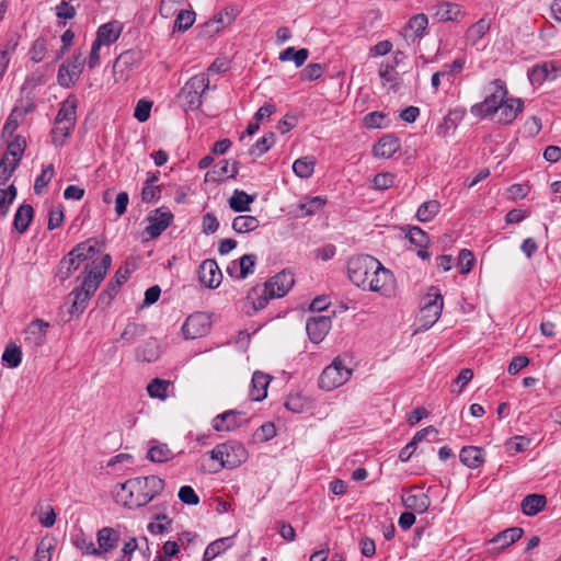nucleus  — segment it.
Instances as JSON below:
<instances>
[{
    "label": "nucleus",
    "mask_w": 561,
    "mask_h": 561,
    "mask_svg": "<svg viewBox=\"0 0 561 561\" xmlns=\"http://www.w3.org/2000/svg\"><path fill=\"white\" fill-rule=\"evenodd\" d=\"M309 56V51L307 48H300L298 50L295 47H287L279 55V59L282 61L293 60L296 67L302 66Z\"/></svg>",
    "instance_id": "79ce46f5"
},
{
    "label": "nucleus",
    "mask_w": 561,
    "mask_h": 561,
    "mask_svg": "<svg viewBox=\"0 0 561 561\" xmlns=\"http://www.w3.org/2000/svg\"><path fill=\"white\" fill-rule=\"evenodd\" d=\"M524 103L520 99L507 98L496 110L495 121L500 124H511L515 121L517 115L522 112Z\"/></svg>",
    "instance_id": "dca6fc26"
},
{
    "label": "nucleus",
    "mask_w": 561,
    "mask_h": 561,
    "mask_svg": "<svg viewBox=\"0 0 561 561\" xmlns=\"http://www.w3.org/2000/svg\"><path fill=\"white\" fill-rule=\"evenodd\" d=\"M240 415H241L240 412L232 411V410L224 412V413L217 415L213 420V427L218 432L232 431L239 426L237 419Z\"/></svg>",
    "instance_id": "7c9ffc66"
},
{
    "label": "nucleus",
    "mask_w": 561,
    "mask_h": 561,
    "mask_svg": "<svg viewBox=\"0 0 561 561\" xmlns=\"http://www.w3.org/2000/svg\"><path fill=\"white\" fill-rule=\"evenodd\" d=\"M324 199L320 196H316L307 201L306 203L299 204V209L304 213V215L309 216L314 214L324 205Z\"/></svg>",
    "instance_id": "e2e57ef3"
},
{
    "label": "nucleus",
    "mask_w": 561,
    "mask_h": 561,
    "mask_svg": "<svg viewBox=\"0 0 561 561\" xmlns=\"http://www.w3.org/2000/svg\"><path fill=\"white\" fill-rule=\"evenodd\" d=\"M209 89L215 90L216 85H209L208 76L204 72L192 77L183 87L181 95L191 110H197L203 104V95Z\"/></svg>",
    "instance_id": "0eeeda50"
},
{
    "label": "nucleus",
    "mask_w": 561,
    "mask_h": 561,
    "mask_svg": "<svg viewBox=\"0 0 561 561\" xmlns=\"http://www.w3.org/2000/svg\"><path fill=\"white\" fill-rule=\"evenodd\" d=\"M276 140V136L274 133H268L263 137L259 138L253 147L250 149L251 154H255L257 157L264 154Z\"/></svg>",
    "instance_id": "49530a36"
},
{
    "label": "nucleus",
    "mask_w": 561,
    "mask_h": 561,
    "mask_svg": "<svg viewBox=\"0 0 561 561\" xmlns=\"http://www.w3.org/2000/svg\"><path fill=\"white\" fill-rule=\"evenodd\" d=\"M254 202V196L249 195L241 190H234L232 196L229 198V206L237 213H243L250 209V205Z\"/></svg>",
    "instance_id": "72a5a7b5"
},
{
    "label": "nucleus",
    "mask_w": 561,
    "mask_h": 561,
    "mask_svg": "<svg viewBox=\"0 0 561 561\" xmlns=\"http://www.w3.org/2000/svg\"><path fill=\"white\" fill-rule=\"evenodd\" d=\"M18 42L9 41L5 48L0 50V79L3 77L10 61V55L15 50Z\"/></svg>",
    "instance_id": "052dcab7"
},
{
    "label": "nucleus",
    "mask_w": 561,
    "mask_h": 561,
    "mask_svg": "<svg viewBox=\"0 0 561 561\" xmlns=\"http://www.w3.org/2000/svg\"><path fill=\"white\" fill-rule=\"evenodd\" d=\"M46 42L44 38H37L32 45V48L30 50L31 59L34 62H41L44 59L45 53H46Z\"/></svg>",
    "instance_id": "69168bd1"
},
{
    "label": "nucleus",
    "mask_w": 561,
    "mask_h": 561,
    "mask_svg": "<svg viewBox=\"0 0 561 561\" xmlns=\"http://www.w3.org/2000/svg\"><path fill=\"white\" fill-rule=\"evenodd\" d=\"M523 534L524 530L520 527H511L499 533L489 541V545L491 546L489 548V552L492 556L501 553L506 547L520 539Z\"/></svg>",
    "instance_id": "ddd939ff"
},
{
    "label": "nucleus",
    "mask_w": 561,
    "mask_h": 561,
    "mask_svg": "<svg viewBox=\"0 0 561 561\" xmlns=\"http://www.w3.org/2000/svg\"><path fill=\"white\" fill-rule=\"evenodd\" d=\"M49 324L41 319L32 321L25 329V343L31 347H37L43 344L46 331Z\"/></svg>",
    "instance_id": "aec40b11"
},
{
    "label": "nucleus",
    "mask_w": 561,
    "mask_h": 561,
    "mask_svg": "<svg viewBox=\"0 0 561 561\" xmlns=\"http://www.w3.org/2000/svg\"><path fill=\"white\" fill-rule=\"evenodd\" d=\"M178 496L181 502L187 505H197L199 503V497L195 493L192 486L184 485L179 490Z\"/></svg>",
    "instance_id": "680f3d73"
},
{
    "label": "nucleus",
    "mask_w": 561,
    "mask_h": 561,
    "mask_svg": "<svg viewBox=\"0 0 561 561\" xmlns=\"http://www.w3.org/2000/svg\"><path fill=\"white\" fill-rule=\"evenodd\" d=\"M218 227L219 222L214 214L207 213L203 216L202 228L204 233H215L218 230Z\"/></svg>",
    "instance_id": "774afa93"
},
{
    "label": "nucleus",
    "mask_w": 561,
    "mask_h": 561,
    "mask_svg": "<svg viewBox=\"0 0 561 561\" xmlns=\"http://www.w3.org/2000/svg\"><path fill=\"white\" fill-rule=\"evenodd\" d=\"M547 505V499L542 494H529L520 503L522 512L527 516H535Z\"/></svg>",
    "instance_id": "c85d7f7f"
},
{
    "label": "nucleus",
    "mask_w": 561,
    "mask_h": 561,
    "mask_svg": "<svg viewBox=\"0 0 561 561\" xmlns=\"http://www.w3.org/2000/svg\"><path fill=\"white\" fill-rule=\"evenodd\" d=\"M400 148L399 139L392 135H387L380 138V140L374 147V156L378 158H390Z\"/></svg>",
    "instance_id": "393cba45"
},
{
    "label": "nucleus",
    "mask_w": 561,
    "mask_h": 561,
    "mask_svg": "<svg viewBox=\"0 0 561 561\" xmlns=\"http://www.w3.org/2000/svg\"><path fill=\"white\" fill-rule=\"evenodd\" d=\"M78 100L69 95L61 104L55 118V125L70 124L76 126Z\"/></svg>",
    "instance_id": "412c9836"
},
{
    "label": "nucleus",
    "mask_w": 561,
    "mask_h": 561,
    "mask_svg": "<svg viewBox=\"0 0 561 561\" xmlns=\"http://www.w3.org/2000/svg\"><path fill=\"white\" fill-rule=\"evenodd\" d=\"M55 170L53 164H48L43 169L41 174L36 178L34 183V192L37 195H41L43 190L48 185L54 176Z\"/></svg>",
    "instance_id": "8fccbe9b"
},
{
    "label": "nucleus",
    "mask_w": 561,
    "mask_h": 561,
    "mask_svg": "<svg viewBox=\"0 0 561 561\" xmlns=\"http://www.w3.org/2000/svg\"><path fill=\"white\" fill-rule=\"evenodd\" d=\"M443 305V296L438 289L432 288L420 310L419 322L421 329L427 330L436 323L442 314Z\"/></svg>",
    "instance_id": "6e6552de"
},
{
    "label": "nucleus",
    "mask_w": 561,
    "mask_h": 561,
    "mask_svg": "<svg viewBox=\"0 0 561 561\" xmlns=\"http://www.w3.org/2000/svg\"><path fill=\"white\" fill-rule=\"evenodd\" d=\"M350 280L364 290L390 297L393 291L392 273L371 255H357L347 261Z\"/></svg>",
    "instance_id": "f257e3e1"
},
{
    "label": "nucleus",
    "mask_w": 561,
    "mask_h": 561,
    "mask_svg": "<svg viewBox=\"0 0 561 561\" xmlns=\"http://www.w3.org/2000/svg\"><path fill=\"white\" fill-rule=\"evenodd\" d=\"M75 128V125L61 124L55 125L51 131L53 142L57 146H61L65 140L70 136Z\"/></svg>",
    "instance_id": "603ef678"
},
{
    "label": "nucleus",
    "mask_w": 561,
    "mask_h": 561,
    "mask_svg": "<svg viewBox=\"0 0 561 561\" xmlns=\"http://www.w3.org/2000/svg\"><path fill=\"white\" fill-rule=\"evenodd\" d=\"M294 283V274L284 270L270 278L264 286L265 290L270 294V297L282 298L290 290Z\"/></svg>",
    "instance_id": "f8f14e48"
},
{
    "label": "nucleus",
    "mask_w": 561,
    "mask_h": 561,
    "mask_svg": "<svg viewBox=\"0 0 561 561\" xmlns=\"http://www.w3.org/2000/svg\"><path fill=\"white\" fill-rule=\"evenodd\" d=\"M172 219L170 210L158 208L148 216L149 225L145 231L150 238H157L171 225Z\"/></svg>",
    "instance_id": "4468645a"
},
{
    "label": "nucleus",
    "mask_w": 561,
    "mask_h": 561,
    "mask_svg": "<svg viewBox=\"0 0 561 561\" xmlns=\"http://www.w3.org/2000/svg\"><path fill=\"white\" fill-rule=\"evenodd\" d=\"M353 370L346 365V356H336L321 373L318 385L325 391L334 390L346 383Z\"/></svg>",
    "instance_id": "423d86ee"
},
{
    "label": "nucleus",
    "mask_w": 561,
    "mask_h": 561,
    "mask_svg": "<svg viewBox=\"0 0 561 561\" xmlns=\"http://www.w3.org/2000/svg\"><path fill=\"white\" fill-rule=\"evenodd\" d=\"M54 538H43L36 548L34 558L32 561H51V554L55 550Z\"/></svg>",
    "instance_id": "ea45409f"
},
{
    "label": "nucleus",
    "mask_w": 561,
    "mask_h": 561,
    "mask_svg": "<svg viewBox=\"0 0 561 561\" xmlns=\"http://www.w3.org/2000/svg\"><path fill=\"white\" fill-rule=\"evenodd\" d=\"M2 360L8 364L10 368H15L21 364L22 352L15 345H9L2 354Z\"/></svg>",
    "instance_id": "3c124183"
},
{
    "label": "nucleus",
    "mask_w": 561,
    "mask_h": 561,
    "mask_svg": "<svg viewBox=\"0 0 561 561\" xmlns=\"http://www.w3.org/2000/svg\"><path fill=\"white\" fill-rule=\"evenodd\" d=\"M171 387L169 380L154 378L147 386V392L151 398L164 401L168 398V390Z\"/></svg>",
    "instance_id": "4c0bfd02"
},
{
    "label": "nucleus",
    "mask_w": 561,
    "mask_h": 561,
    "mask_svg": "<svg viewBox=\"0 0 561 561\" xmlns=\"http://www.w3.org/2000/svg\"><path fill=\"white\" fill-rule=\"evenodd\" d=\"M427 25L428 19L426 14H415L409 20L405 27L402 30L401 35L407 41L414 42L416 38H421L424 36Z\"/></svg>",
    "instance_id": "a211bd4d"
},
{
    "label": "nucleus",
    "mask_w": 561,
    "mask_h": 561,
    "mask_svg": "<svg viewBox=\"0 0 561 561\" xmlns=\"http://www.w3.org/2000/svg\"><path fill=\"white\" fill-rule=\"evenodd\" d=\"M330 328L331 319L325 316L310 318L306 323L308 336L313 343L323 341Z\"/></svg>",
    "instance_id": "f3484780"
},
{
    "label": "nucleus",
    "mask_w": 561,
    "mask_h": 561,
    "mask_svg": "<svg viewBox=\"0 0 561 561\" xmlns=\"http://www.w3.org/2000/svg\"><path fill=\"white\" fill-rule=\"evenodd\" d=\"M210 329V318L204 312L191 314L182 327V332L186 339H198L208 333Z\"/></svg>",
    "instance_id": "9d476101"
},
{
    "label": "nucleus",
    "mask_w": 561,
    "mask_h": 561,
    "mask_svg": "<svg viewBox=\"0 0 561 561\" xmlns=\"http://www.w3.org/2000/svg\"><path fill=\"white\" fill-rule=\"evenodd\" d=\"M260 221L256 217L250 215L237 216L232 221V229L237 233H248L259 228Z\"/></svg>",
    "instance_id": "c9c22d12"
},
{
    "label": "nucleus",
    "mask_w": 561,
    "mask_h": 561,
    "mask_svg": "<svg viewBox=\"0 0 561 561\" xmlns=\"http://www.w3.org/2000/svg\"><path fill=\"white\" fill-rule=\"evenodd\" d=\"M163 488L164 481L157 476L137 477L116 485L114 499L125 507L138 508L151 502Z\"/></svg>",
    "instance_id": "f03ea898"
},
{
    "label": "nucleus",
    "mask_w": 561,
    "mask_h": 561,
    "mask_svg": "<svg viewBox=\"0 0 561 561\" xmlns=\"http://www.w3.org/2000/svg\"><path fill=\"white\" fill-rule=\"evenodd\" d=\"M8 141L7 152L4 154H9V158L15 162L21 161L24 150L26 148V140L22 136H13L11 138H5Z\"/></svg>",
    "instance_id": "f704fd0d"
},
{
    "label": "nucleus",
    "mask_w": 561,
    "mask_h": 561,
    "mask_svg": "<svg viewBox=\"0 0 561 561\" xmlns=\"http://www.w3.org/2000/svg\"><path fill=\"white\" fill-rule=\"evenodd\" d=\"M145 333V327L137 323H129L126 325L121 334V339L127 343H131L136 337L141 336Z\"/></svg>",
    "instance_id": "13d9d810"
},
{
    "label": "nucleus",
    "mask_w": 561,
    "mask_h": 561,
    "mask_svg": "<svg viewBox=\"0 0 561 561\" xmlns=\"http://www.w3.org/2000/svg\"><path fill=\"white\" fill-rule=\"evenodd\" d=\"M248 453L242 444L238 442H227L217 445L209 451V460L217 461V467L213 472H218L224 468L233 469L245 461Z\"/></svg>",
    "instance_id": "20e7f679"
},
{
    "label": "nucleus",
    "mask_w": 561,
    "mask_h": 561,
    "mask_svg": "<svg viewBox=\"0 0 561 561\" xmlns=\"http://www.w3.org/2000/svg\"><path fill=\"white\" fill-rule=\"evenodd\" d=\"M256 256L254 254H244L238 261H232L227 272L230 276L244 279L253 273Z\"/></svg>",
    "instance_id": "6ab92c4d"
},
{
    "label": "nucleus",
    "mask_w": 561,
    "mask_h": 561,
    "mask_svg": "<svg viewBox=\"0 0 561 561\" xmlns=\"http://www.w3.org/2000/svg\"><path fill=\"white\" fill-rule=\"evenodd\" d=\"M123 31V24L118 21H111L102 24L96 32L95 39L104 46L115 43Z\"/></svg>",
    "instance_id": "4be33fe9"
},
{
    "label": "nucleus",
    "mask_w": 561,
    "mask_h": 561,
    "mask_svg": "<svg viewBox=\"0 0 561 561\" xmlns=\"http://www.w3.org/2000/svg\"><path fill=\"white\" fill-rule=\"evenodd\" d=\"M119 540L118 533L112 527H104L98 531L99 554L116 548Z\"/></svg>",
    "instance_id": "cd10ccee"
},
{
    "label": "nucleus",
    "mask_w": 561,
    "mask_h": 561,
    "mask_svg": "<svg viewBox=\"0 0 561 561\" xmlns=\"http://www.w3.org/2000/svg\"><path fill=\"white\" fill-rule=\"evenodd\" d=\"M34 218V209L28 204L21 205L13 219V227L19 233H24Z\"/></svg>",
    "instance_id": "c756f323"
},
{
    "label": "nucleus",
    "mask_w": 561,
    "mask_h": 561,
    "mask_svg": "<svg viewBox=\"0 0 561 561\" xmlns=\"http://www.w3.org/2000/svg\"><path fill=\"white\" fill-rule=\"evenodd\" d=\"M365 125L370 128L386 127V115L381 112H371L365 116Z\"/></svg>",
    "instance_id": "338daca9"
},
{
    "label": "nucleus",
    "mask_w": 561,
    "mask_h": 561,
    "mask_svg": "<svg viewBox=\"0 0 561 561\" xmlns=\"http://www.w3.org/2000/svg\"><path fill=\"white\" fill-rule=\"evenodd\" d=\"M324 71V66L321 64L312 62L307 65L300 72V78L306 81H313L319 79Z\"/></svg>",
    "instance_id": "5fc2aeb1"
},
{
    "label": "nucleus",
    "mask_w": 561,
    "mask_h": 561,
    "mask_svg": "<svg viewBox=\"0 0 561 561\" xmlns=\"http://www.w3.org/2000/svg\"><path fill=\"white\" fill-rule=\"evenodd\" d=\"M230 538H220L213 542H210L207 548L205 549L203 561H211L216 557H218L220 553H222L226 549L230 546Z\"/></svg>",
    "instance_id": "a19ab883"
},
{
    "label": "nucleus",
    "mask_w": 561,
    "mask_h": 561,
    "mask_svg": "<svg viewBox=\"0 0 561 561\" xmlns=\"http://www.w3.org/2000/svg\"><path fill=\"white\" fill-rule=\"evenodd\" d=\"M195 18L194 11L181 10L174 20L173 31L185 32L194 24Z\"/></svg>",
    "instance_id": "c03bdc74"
},
{
    "label": "nucleus",
    "mask_w": 561,
    "mask_h": 561,
    "mask_svg": "<svg viewBox=\"0 0 561 561\" xmlns=\"http://www.w3.org/2000/svg\"><path fill=\"white\" fill-rule=\"evenodd\" d=\"M85 58L79 53L73 55L71 61L61 64L57 75L59 85L64 88L72 87L80 78Z\"/></svg>",
    "instance_id": "1a4fd4ad"
},
{
    "label": "nucleus",
    "mask_w": 561,
    "mask_h": 561,
    "mask_svg": "<svg viewBox=\"0 0 561 561\" xmlns=\"http://www.w3.org/2000/svg\"><path fill=\"white\" fill-rule=\"evenodd\" d=\"M111 264V255L105 254L100 262L96 263L93 261L84 265L82 274L78 277V279H81V285L79 288H75L70 294L73 296L70 309L71 313H81L87 308L88 301L104 279Z\"/></svg>",
    "instance_id": "7ed1b4c3"
},
{
    "label": "nucleus",
    "mask_w": 561,
    "mask_h": 561,
    "mask_svg": "<svg viewBox=\"0 0 561 561\" xmlns=\"http://www.w3.org/2000/svg\"><path fill=\"white\" fill-rule=\"evenodd\" d=\"M485 453L482 448L476 446H467L460 450V460L468 468H479L484 462Z\"/></svg>",
    "instance_id": "a878e982"
},
{
    "label": "nucleus",
    "mask_w": 561,
    "mask_h": 561,
    "mask_svg": "<svg viewBox=\"0 0 561 561\" xmlns=\"http://www.w3.org/2000/svg\"><path fill=\"white\" fill-rule=\"evenodd\" d=\"M19 164V162L11 160L9 154H3L0 160V186H3L7 183Z\"/></svg>",
    "instance_id": "de8ad7c7"
},
{
    "label": "nucleus",
    "mask_w": 561,
    "mask_h": 561,
    "mask_svg": "<svg viewBox=\"0 0 561 561\" xmlns=\"http://www.w3.org/2000/svg\"><path fill=\"white\" fill-rule=\"evenodd\" d=\"M271 382V377L262 371H255L251 380L250 397L253 401H262L267 396V387Z\"/></svg>",
    "instance_id": "b1692460"
},
{
    "label": "nucleus",
    "mask_w": 561,
    "mask_h": 561,
    "mask_svg": "<svg viewBox=\"0 0 561 561\" xmlns=\"http://www.w3.org/2000/svg\"><path fill=\"white\" fill-rule=\"evenodd\" d=\"M156 520H157V523H150L148 525V530L154 535L165 533L168 529V525L171 524V520L168 518V516L165 514L157 515Z\"/></svg>",
    "instance_id": "0e129e2a"
},
{
    "label": "nucleus",
    "mask_w": 561,
    "mask_h": 561,
    "mask_svg": "<svg viewBox=\"0 0 561 561\" xmlns=\"http://www.w3.org/2000/svg\"><path fill=\"white\" fill-rule=\"evenodd\" d=\"M488 94L484 100L471 106L470 113L479 118H485L495 114L501 105L507 99L506 84L501 79H495L490 82Z\"/></svg>",
    "instance_id": "39448f33"
},
{
    "label": "nucleus",
    "mask_w": 561,
    "mask_h": 561,
    "mask_svg": "<svg viewBox=\"0 0 561 561\" xmlns=\"http://www.w3.org/2000/svg\"><path fill=\"white\" fill-rule=\"evenodd\" d=\"M81 264H79L69 253L60 261L58 267V276L60 279L69 278Z\"/></svg>",
    "instance_id": "a18cd8bd"
},
{
    "label": "nucleus",
    "mask_w": 561,
    "mask_h": 561,
    "mask_svg": "<svg viewBox=\"0 0 561 561\" xmlns=\"http://www.w3.org/2000/svg\"><path fill=\"white\" fill-rule=\"evenodd\" d=\"M73 545L87 554H99V550L95 548L93 541L89 539L83 533L76 536Z\"/></svg>",
    "instance_id": "864d4df0"
},
{
    "label": "nucleus",
    "mask_w": 561,
    "mask_h": 561,
    "mask_svg": "<svg viewBox=\"0 0 561 561\" xmlns=\"http://www.w3.org/2000/svg\"><path fill=\"white\" fill-rule=\"evenodd\" d=\"M199 282L208 288H217L222 280V273L215 260H205L198 268Z\"/></svg>",
    "instance_id": "2eb2a0df"
},
{
    "label": "nucleus",
    "mask_w": 561,
    "mask_h": 561,
    "mask_svg": "<svg viewBox=\"0 0 561 561\" xmlns=\"http://www.w3.org/2000/svg\"><path fill=\"white\" fill-rule=\"evenodd\" d=\"M95 241L87 240L85 242H81L77 244L69 254L73 256V259L81 264L84 261L91 260L98 252L95 248Z\"/></svg>",
    "instance_id": "2f4dec72"
},
{
    "label": "nucleus",
    "mask_w": 561,
    "mask_h": 561,
    "mask_svg": "<svg viewBox=\"0 0 561 561\" xmlns=\"http://www.w3.org/2000/svg\"><path fill=\"white\" fill-rule=\"evenodd\" d=\"M316 165V159L306 156L297 159L293 164L295 174L301 179H308L312 175Z\"/></svg>",
    "instance_id": "58836bf2"
},
{
    "label": "nucleus",
    "mask_w": 561,
    "mask_h": 561,
    "mask_svg": "<svg viewBox=\"0 0 561 561\" xmlns=\"http://www.w3.org/2000/svg\"><path fill=\"white\" fill-rule=\"evenodd\" d=\"M458 261L460 273L468 274L472 270L476 259L470 250L462 249L459 253Z\"/></svg>",
    "instance_id": "bf43d9fd"
},
{
    "label": "nucleus",
    "mask_w": 561,
    "mask_h": 561,
    "mask_svg": "<svg viewBox=\"0 0 561 561\" xmlns=\"http://www.w3.org/2000/svg\"><path fill=\"white\" fill-rule=\"evenodd\" d=\"M433 14L434 19L439 22L457 21L462 16L461 9L456 3L442 2L437 4Z\"/></svg>",
    "instance_id": "bb28decb"
},
{
    "label": "nucleus",
    "mask_w": 561,
    "mask_h": 561,
    "mask_svg": "<svg viewBox=\"0 0 561 561\" xmlns=\"http://www.w3.org/2000/svg\"><path fill=\"white\" fill-rule=\"evenodd\" d=\"M401 501L408 510L414 511L419 514L425 513L431 505L428 495L423 492L417 494L405 492L402 494Z\"/></svg>",
    "instance_id": "5701e85b"
},
{
    "label": "nucleus",
    "mask_w": 561,
    "mask_h": 561,
    "mask_svg": "<svg viewBox=\"0 0 561 561\" xmlns=\"http://www.w3.org/2000/svg\"><path fill=\"white\" fill-rule=\"evenodd\" d=\"M490 28V23L481 19L468 30V37L473 42L481 39Z\"/></svg>",
    "instance_id": "6e6d98bb"
},
{
    "label": "nucleus",
    "mask_w": 561,
    "mask_h": 561,
    "mask_svg": "<svg viewBox=\"0 0 561 561\" xmlns=\"http://www.w3.org/2000/svg\"><path fill=\"white\" fill-rule=\"evenodd\" d=\"M35 108L33 102H21L13 107L11 113L9 114L4 126L2 128V138H11L14 136V131L18 129L20 124L25 119V116L32 113Z\"/></svg>",
    "instance_id": "9b49d317"
},
{
    "label": "nucleus",
    "mask_w": 561,
    "mask_h": 561,
    "mask_svg": "<svg viewBox=\"0 0 561 561\" xmlns=\"http://www.w3.org/2000/svg\"><path fill=\"white\" fill-rule=\"evenodd\" d=\"M440 210V203L436 199L424 202L416 210V218L421 222L431 221Z\"/></svg>",
    "instance_id": "e433bc0d"
},
{
    "label": "nucleus",
    "mask_w": 561,
    "mask_h": 561,
    "mask_svg": "<svg viewBox=\"0 0 561 561\" xmlns=\"http://www.w3.org/2000/svg\"><path fill=\"white\" fill-rule=\"evenodd\" d=\"M172 451L167 444H153L148 450V458L152 462H164L171 459Z\"/></svg>",
    "instance_id": "37998d69"
},
{
    "label": "nucleus",
    "mask_w": 561,
    "mask_h": 561,
    "mask_svg": "<svg viewBox=\"0 0 561 561\" xmlns=\"http://www.w3.org/2000/svg\"><path fill=\"white\" fill-rule=\"evenodd\" d=\"M407 238L412 244H415L419 248H426L430 243L427 233L416 226L408 229Z\"/></svg>",
    "instance_id": "09e8293b"
},
{
    "label": "nucleus",
    "mask_w": 561,
    "mask_h": 561,
    "mask_svg": "<svg viewBox=\"0 0 561 561\" xmlns=\"http://www.w3.org/2000/svg\"><path fill=\"white\" fill-rule=\"evenodd\" d=\"M151 107L152 102L145 99L139 100L135 107L134 117L140 123L148 121L150 117Z\"/></svg>",
    "instance_id": "4d7b16f0"
},
{
    "label": "nucleus",
    "mask_w": 561,
    "mask_h": 561,
    "mask_svg": "<svg viewBox=\"0 0 561 561\" xmlns=\"http://www.w3.org/2000/svg\"><path fill=\"white\" fill-rule=\"evenodd\" d=\"M273 298L274 297H270V294L265 290V286L253 287L248 293V296H247V299H248V301L251 302L254 312L265 308L266 305L268 304L270 299H273Z\"/></svg>",
    "instance_id": "473e14b6"
}]
</instances>
